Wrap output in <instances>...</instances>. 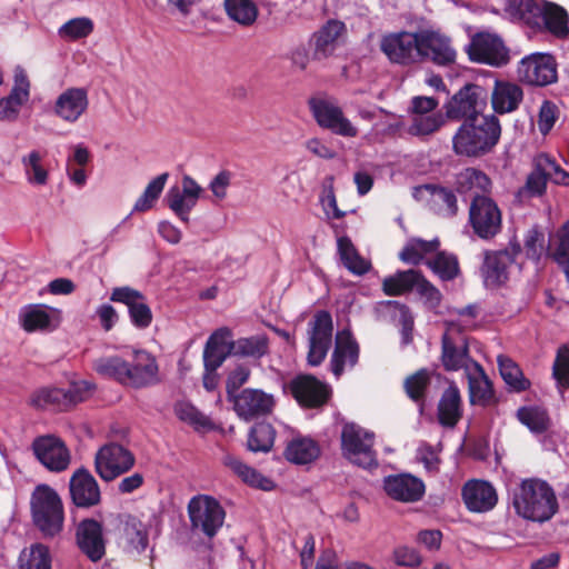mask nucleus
I'll list each match as a JSON object with an SVG mask.
<instances>
[{"mask_svg": "<svg viewBox=\"0 0 569 569\" xmlns=\"http://www.w3.org/2000/svg\"><path fill=\"white\" fill-rule=\"evenodd\" d=\"M274 435V429L270 423H257L252 427L249 435V450L253 452H268L273 446Z\"/></svg>", "mask_w": 569, "mask_h": 569, "instance_id": "obj_60", "label": "nucleus"}, {"mask_svg": "<svg viewBox=\"0 0 569 569\" xmlns=\"http://www.w3.org/2000/svg\"><path fill=\"white\" fill-rule=\"evenodd\" d=\"M517 417L522 425L535 433L545 432L550 425L547 411L536 406L520 408Z\"/></svg>", "mask_w": 569, "mask_h": 569, "instance_id": "obj_56", "label": "nucleus"}, {"mask_svg": "<svg viewBox=\"0 0 569 569\" xmlns=\"http://www.w3.org/2000/svg\"><path fill=\"white\" fill-rule=\"evenodd\" d=\"M406 263L418 264L426 261L428 267L442 280H451L458 276L459 264L453 254L439 251V241H426L419 238L410 239L399 253Z\"/></svg>", "mask_w": 569, "mask_h": 569, "instance_id": "obj_4", "label": "nucleus"}, {"mask_svg": "<svg viewBox=\"0 0 569 569\" xmlns=\"http://www.w3.org/2000/svg\"><path fill=\"white\" fill-rule=\"evenodd\" d=\"M420 273L416 270L398 271L382 281V289L387 296H401L413 289L419 281Z\"/></svg>", "mask_w": 569, "mask_h": 569, "instance_id": "obj_45", "label": "nucleus"}, {"mask_svg": "<svg viewBox=\"0 0 569 569\" xmlns=\"http://www.w3.org/2000/svg\"><path fill=\"white\" fill-rule=\"evenodd\" d=\"M383 488L390 498L402 502H416L425 493V483L409 473L388 476Z\"/></svg>", "mask_w": 569, "mask_h": 569, "instance_id": "obj_31", "label": "nucleus"}, {"mask_svg": "<svg viewBox=\"0 0 569 569\" xmlns=\"http://www.w3.org/2000/svg\"><path fill=\"white\" fill-rule=\"evenodd\" d=\"M69 491L73 503L78 507H93L101 500L96 478L84 468H79L73 472L69 481Z\"/></svg>", "mask_w": 569, "mask_h": 569, "instance_id": "obj_29", "label": "nucleus"}, {"mask_svg": "<svg viewBox=\"0 0 569 569\" xmlns=\"http://www.w3.org/2000/svg\"><path fill=\"white\" fill-rule=\"evenodd\" d=\"M286 388L297 402L306 408L322 406L330 395L329 387L310 375L297 376Z\"/></svg>", "mask_w": 569, "mask_h": 569, "instance_id": "obj_20", "label": "nucleus"}, {"mask_svg": "<svg viewBox=\"0 0 569 569\" xmlns=\"http://www.w3.org/2000/svg\"><path fill=\"white\" fill-rule=\"evenodd\" d=\"M553 377L561 386L569 387V347L559 349L553 365Z\"/></svg>", "mask_w": 569, "mask_h": 569, "instance_id": "obj_64", "label": "nucleus"}, {"mask_svg": "<svg viewBox=\"0 0 569 569\" xmlns=\"http://www.w3.org/2000/svg\"><path fill=\"white\" fill-rule=\"evenodd\" d=\"M268 339L264 335L239 338L232 341L233 356L259 359L268 352Z\"/></svg>", "mask_w": 569, "mask_h": 569, "instance_id": "obj_47", "label": "nucleus"}, {"mask_svg": "<svg viewBox=\"0 0 569 569\" xmlns=\"http://www.w3.org/2000/svg\"><path fill=\"white\" fill-rule=\"evenodd\" d=\"M346 32V26L338 20H329L319 31L313 34V58L326 59L333 54L341 37Z\"/></svg>", "mask_w": 569, "mask_h": 569, "instance_id": "obj_36", "label": "nucleus"}, {"mask_svg": "<svg viewBox=\"0 0 569 569\" xmlns=\"http://www.w3.org/2000/svg\"><path fill=\"white\" fill-rule=\"evenodd\" d=\"M547 181L569 187V172L550 156L540 153L533 159V169L527 178L523 192L529 197H539L545 193Z\"/></svg>", "mask_w": 569, "mask_h": 569, "instance_id": "obj_9", "label": "nucleus"}, {"mask_svg": "<svg viewBox=\"0 0 569 569\" xmlns=\"http://www.w3.org/2000/svg\"><path fill=\"white\" fill-rule=\"evenodd\" d=\"M203 189L190 176H183L180 184L171 186L166 194V203L182 221H189L190 211L196 207Z\"/></svg>", "mask_w": 569, "mask_h": 569, "instance_id": "obj_17", "label": "nucleus"}, {"mask_svg": "<svg viewBox=\"0 0 569 569\" xmlns=\"http://www.w3.org/2000/svg\"><path fill=\"white\" fill-rule=\"evenodd\" d=\"M558 118V107L550 101H543L539 108L537 120L539 131L542 134H547L548 132H550Z\"/></svg>", "mask_w": 569, "mask_h": 569, "instance_id": "obj_63", "label": "nucleus"}, {"mask_svg": "<svg viewBox=\"0 0 569 569\" xmlns=\"http://www.w3.org/2000/svg\"><path fill=\"white\" fill-rule=\"evenodd\" d=\"M416 196L428 197L439 214L453 216L458 210L456 196L443 187L426 184L416 189Z\"/></svg>", "mask_w": 569, "mask_h": 569, "instance_id": "obj_40", "label": "nucleus"}, {"mask_svg": "<svg viewBox=\"0 0 569 569\" xmlns=\"http://www.w3.org/2000/svg\"><path fill=\"white\" fill-rule=\"evenodd\" d=\"M158 370L156 358L151 353L136 350L132 362H127L124 385L134 388L153 385L158 381Z\"/></svg>", "mask_w": 569, "mask_h": 569, "instance_id": "obj_27", "label": "nucleus"}, {"mask_svg": "<svg viewBox=\"0 0 569 569\" xmlns=\"http://www.w3.org/2000/svg\"><path fill=\"white\" fill-rule=\"evenodd\" d=\"M375 435L356 423H347L341 432L343 456L353 465L362 468L377 466L376 453L372 449Z\"/></svg>", "mask_w": 569, "mask_h": 569, "instance_id": "obj_7", "label": "nucleus"}, {"mask_svg": "<svg viewBox=\"0 0 569 569\" xmlns=\"http://www.w3.org/2000/svg\"><path fill=\"white\" fill-rule=\"evenodd\" d=\"M491 186L487 174L475 168H466L456 177V188L460 193H472L473 198L489 191Z\"/></svg>", "mask_w": 569, "mask_h": 569, "instance_id": "obj_42", "label": "nucleus"}, {"mask_svg": "<svg viewBox=\"0 0 569 569\" xmlns=\"http://www.w3.org/2000/svg\"><path fill=\"white\" fill-rule=\"evenodd\" d=\"M333 184V176H328L323 179L320 202L326 216L329 219H341L345 216V212L341 211L337 206Z\"/></svg>", "mask_w": 569, "mask_h": 569, "instance_id": "obj_62", "label": "nucleus"}, {"mask_svg": "<svg viewBox=\"0 0 569 569\" xmlns=\"http://www.w3.org/2000/svg\"><path fill=\"white\" fill-rule=\"evenodd\" d=\"M231 330L222 327L213 331L203 350L204 369L217 370L229 355H233Z\"/></svg>", "mask_w": 569, "mask_h": 569, "instance_id": "obj_34", "label": "nucleus"}, {"mask_svg": "<svg viewBox=\"0 0 569 569\" xmlns=\"http://www.w3.org/2000/svg\"><path fill=\"white\" fill-rule=\"evenodd\" d=\"M466 51L471 61L492 67H502L509 62V50L501 38L490 32L476 33Z\"/></svg>", "mask_w": 569, "mask_h": 569, "instance_id": "obj_11", "label": "nucleus"}, {"mask_svg": "<svg viewBox=\"0 0 569 569\" xmlns=\"http://www.w3.org/2000/svg\"><path fill=\"white\" fill-rule=\"evenodd\" d=\"M134 463V455L117 442L102 446L94 455V470L107 482L131 470Z\"/></svg>", "mask_w": 569, "mask_h": 569, "instance_id": "obj_8", "label": "nucleus"}, {"mask_svg": "<svg viewBox=\"0 0 569 569\" xmlns=\"http://www.w3.org/2000/svg\"><path fill=\"white\" fill-rule=\"evenodd\" d=\"M60 311L46 305H28L19 312V322L24 331H52L59 323Z\"/></svg>", "mask_w": 569, "mask_h": 569, "instance_id": "obj_30", "label": "nucleus"}, {"mask_svg": "<svg viewBox=\"0 0 569 569\" xmlns=\"http://www.w3.org/2000/svg\"><path fill=\"white\" fill-rule=\"evenodd\" d=\"M89 98L84 88H68L56 99L53 112L68 123H76L88 110Z\"/></svg>", "mask_w": 569, "mask_h": 569, "instance_id": "obj_28", "label": "nucleus"}, {"mask_svg": "<svg viewBox=\"0 0 569 569\" xmlns=\"http://www.w3.org/2000/svg\"><path fill=\"white\" fill-rule=\"evenodd\" d=\"M509 10L532 30L547 31L561 39L569 36V17L559 4L545 0H510Z\"/></svg>", "mask_w": 569, "mask_h": 569, "instance_id": "obj_1", "label": "nucleus"}, {"mask_svg": "<svg viewBox=\"0 0 569 569\" xmlns=\"http://www.w3.org/2000/svg\"><path fill=\"white\" fill-rule=\"evenodd\" d=\"M497 362L502 379L510 388L522 391L529 387V381L523 377L522 371L513 360L500 355Z\"/></svg>", "mask_w": 569, "mask_h": 569, "instance_id": "obj_55", "label": "nucleus"}, {"mask_svg": "<svg viewBox=\"0 0 569 569\" xmlns=\"http://www.w3.org/2000/svg\"><path fill=\"white\" fill-rule=\"evenodd\" d=\"M419 48L421 61L430 60L441 67H448L456 62L457 50L451 38L439 30H421Z\"/></svg>", "mask_w": 569, "mask_h": 569, "instance_id": "obj_16", "label": "nucleus"}, {"mask_svg": "<svg viewBox=\"0 0 569 569\" xmlns=\"http://www.w3.org/2000/svg\"><path fill=\"white\" fill-rule=\"evenodd\" d=\"M512 506L523 519L543 522L557 511L558 503L552 488L543 480H521L511 491Z\"/></svg>", "mask_w": 569, "mask_h": 569, "instance_id": "obj_2", "label": "nucleus"}, {"mask_svg": "<svg viewBox=\"0 0 569 569\" xmlns=\"http://www.w3.org/2000/svg\"><path fill=\"white\" fill-rule=\"evenodd\" d=\"M419 32H396L382 37L381 51L391 62L411 64L421 61Z\"/></svg>", "mask_w": 569, "mask_h": 569, "instance_id": "obj_13", "label": "nucleus"}, {"mask_svg": "<svg viewBox=\"0 0 569 569\" xmlns=\"http://www.w3.org/2000/svg\"><path fill=\"white\" fill-rule=\"evenodd\" d=\"M338 251L345 267L352 273L363 274L369 270V262L358 254L349 238L338 239Z\"/></svg>", "mask_w": 569, "mask_h": 569, "instance_id": "obj_53", "label": "nucleus"}, {"mask_svg": "<svg viewBox=\"0 0 569 569\" xmlns=\"http://www.w3.org/2000/svg\"><path fill=\"white\" fill-rule=\"evenodd\" d=\"M551 256L569 276V220L550 239Z\"/></svg>", "mask_w": 569, "mask_h": 569, "instance_id": "obj_58", "label": "nucleus"}, {"mask_svg": "<svg viewBox=\"0 0 569 569\" xmlns=\"http://www.w3.org/2000/svg\"><path fill=\"white\" fill-rule=\"evenodd\" d=\"M122 539L127 548L137 552L148 547L147 525L133 516H128L123 522Z\"/></svg>", "mask_w": 569, "mask_h": 569, "instance_id": "obj_44", "label": "nucleus"}, {"mask_svg": "<svg viewBox=\"0 0 569 569\" xmlns=\"http://www.w3.org/2000/svg\"><path fill=\"white\" fill-rule=\"evenodd\" d=\"M517 72L521 81L533 86H547L557 79L555 60L547 53L537 52L522 58Z\"/></svg>", "mask_w": 569, "mask_h": 569, "instance_id": "obj_19", "label": "nucleus"}, {"mask_svg": "<svg viewBox=\"0 0 569 569\" xmlns=\"http://www.w3.org/2000/svg\"><path fill=\"white\" fill-rule=\"evenodd\" d=\"M461 398L457 386L451 385L443 392L439 406L438 418L442 426L453 427L461 417Z\"/></svg>", "mask_w": 569, "mask_h": 569, "instance_id": "obj_41", "label": "nucleus"}, {"mask_svg": "<svg viewBox=\"0 0 569 569\" xmlns=\"http://www.w3.org/2000/svg\"><path fill=\"white\" fill-rule=\"evenodd\" d=\"M465 375L468 379L471 403L481 406L490 403L493 399V390L482 367L478 362L470 363Z\"/></svg>", "mask_w": 569, "mask_h": 569, "instance_id": "obj_38", "label": "nucleus"}, {"mask_svg": "<svg viewBox=\"0 0 569 569\" xmlns=\"http://www.w3.org/2000/svg\"><path fill=\"white\" fill-rule=\"evenodd\" d=\"M523 99V91L515 82L497 80L491 93V104L498 113H509L518 109Z\"/></svg>", "mask_w": 569, "mask_h": 569, "instance_id": "obj_37", "label": "nucleus"}, {"mask_svg": "<svg viewBox=\"0 0 569 569\" xmlns=\"http://www.w3.org/2000/svg\"><path fill=\"white\" fill-rule=\"evenodd\" d=\"M169 173L163 172L153 178L146 187L141 196L136 200L132 212H146L152 209L160 198L168 181Z\"/></svg>", "mask_w": 569, "mask_h": 569, "instance_id": "obj_50", "label": "nucleus"}, {"mask_svg": "<svg viewBox=\"0 0 569 569\" xmlns=\"http://www.w3.org/2000/svg\"><path fill=\"white\" fill-rule=\"evenodd\" d=\"M222 463L250 487L262 489L264 491H269L273 488V481L270 478L262 476L256 469L246 465L233 455H224Z\"/></svg>", "mask_w": 569, "mask_h": 569, "instance_id": "obj_39", "label": "nucleus"}, {"mask_svg": "<svg viewBox=\"0 0 569 569\" xmlns=\"http://www.w3.org/2000/svg\"><path fill=\"white\" fill-rule=\"evenodd\" d=\"M23 178L32 188H44L50 182L51 168L46 158V152L31 149L20 159Z\"/></svg>", "mask_w": 569, "mask_h": 569, "instance_id": "obj_33", "label": "nucleus"}, {"mask_svg": "<svg viewBox=\"0 0 569 569\" xmlns=\"http://www.w3.org/2000/svg\"><path fill=\"white\" fill-rule=\"evenodd\" d=\"M19 569H51L49 549L41 543H34L21 551Z\"/></svg>", "mask_w": 569, "mask_h": 569, "instance_id": "obj_52", "label": "nucleus"}, {"mask_svg": "<svg viewBox=\"0 0 569 569\" xmlns=\"http://www.w3.org/2000/svg\"><path fill=\"white\" fill-rule=\"evenodd\" d=\"M284 455L290 462L307 465L318 458L320 449L317 442L310 438H296L289 442Z\"/></svg>", "mask_w": 569, "mask_h": 569, "instance_id": "obj_43", "label": "nucleus"}, {"mask_svg": "<svg viewBox=\"0 0 569 569\" xmlns=\"http://www.w3.org/2000/svg\"><path fill=\"white\" fill-rule=\"evenodd\" d=\"M501 133L493 114L466 120L452 138L453 151L459 156L480 157L492 150Z\"/></svg>", "mask_w": 569, "mask_h": 569, "instance_id": "obj_3", "label": "nucleus"}, {"mask_svg": "<svg viewBox=\"0 0 569 569\" xmlns=\"http://www.w3.org/2000/svg\"><path fill=\"white\" fill-rule=\"evenodd\" d=\"M169 173L163 172L153 178L146 187L141 196L136 200L132 212H146L152 209L160 198L168 181Z\"/></svg>", "mask_w": 569, "mask_h": 569, "instance_id": "obj_49", "label": "nucleus"}, {"mask_svg": "<svg viewBox=\"0 0 569 569\" xmlns=\"http://www.w3.org/2000/svg\"><path fill=\"white\" fill-rule=\"evenodd\" d=\"M31 448L37 460L51 472H62L68 469L71 462L70 450L56 436L37 437Z\"/></svg>", "mask_w": 569, "mask_h": 569, "instance_id": "obj_15", "label": "nucleus"}, {"mask_svg": "<svg viewBox=\"0 0 569 569\" xmlns=\"http://www.w3.org/2000/svg\"><path fill=\"white\" fill-rule=\"evenodd\" d=\"M93 21L88 17L68 20L58 29V36L67 41H77L89 37L93 31Z\"/></svg>", "mask_w": 569, "mask_h": 569, "instance_id": "obj_57", "label": "nucleus"}, {"mask_svg": "<svg viewBox=\"0 0 569 569\" xmlns=\"http://www.w3.org/2000/svg\"><path fill=\"white\" fill-rule=\"evenodd\" d=\"M110 301L122 303L128 309L132 326L137 329H147L153 319L151 308L142 292L129 286L116 287L111 290Z\"/></svg>", "mask_w": 569, "mask_h": 569, "instance_id": "obj_18", "label": "nucleus"}, {"mask_svg": "<svg viewBox=\"0 0 569 569\" xmlns=\"http://www.w3.org/2000/svg\"><path fill=\"white\" fill-rule=\"evenodd\" d=\"M93 369L102 377L113 378L126 383L127 361L120 357H102L94 361Z\"/></svg>", "mask_w": 569, "mask_h": 569, "instance_id": "obj_61", "label": "nucleus"}, {"mask_svg": "<svg viewBox=\"0 0 569 569\" xmlns=\"http://www.w3.org/2000/svg\"><path fill=\"white\" fill-rule=\"evenodd\" d=\"M359 357V346L349 330L339 331L331 357V368L336 377H340L346 368H352Z\"/></svg>", "mask_w": 569, "mask_h": 569, "instance_id": "obj_35", "label": "nucleus"}, {"mask_svg": "<svg viewBox=\"0 0 569 569\" xmlns=\"http://www.w3.org/2000/svg\"><path fill=\"white\" fill-rule=\"evenodd\" d=\"M410 118L408 131L417 137L430 136L446 123V118L442 113L410 114Z\"/></svg>", "mask_w": 569, "mask_h": 569, "instance_id": "obj_54", "label": "nucleus"}, {"mask_svg": "<svg viewBox=\"0 0 569 569\" xmlns=\"http://www.w3.org/2000/svg\"><path fill=\"white\" fill-rule=\"evenodd\" d=\"M455 326L451 323L442 336L441 361L446 370L457 371L463 369L470 363H476L468 353L467 341L465 337H455Z\"/></svg>", "mask_w": 569, "mask_h": 569, "instance_id": "obj_26", "label": "nucleus"}, {"mask_svg": "<svg viewBox=\"0 0 569 569\" xmlns=\"http://www.w3.org/2000/svg\"><path fill=\"white\" fill-rule=\"evenodd\" d=\"M274 405V397L260 389L248 388L233 397L234 411L246 421L270 413Z\"/></svg>", "mask_w": 569, "mask_h": 569, "instance_id": "obj_23", "label": "nucleus"}, {"mask_svg": "<svg viewBox=\"0 0 569 569\" xmlns=\"http://www.w3.org/2000/svg\"><path fill=\"white\" fill-rule=\"evenodd\" d=\"M188 515L192 529L212 538L221 529L226 511L220 502L209 495H198L188 503Z\"/></svg>", "mask_w": 569, "mask_h": 569, "instance_id": "obj_6", "label": "nucleus"}, {"mask_svg": "<svg viewBox=\"0 0 569 569\" xmlns=\"http://www.w3.org/2000/svg\"><path fill=\"white\" fill-rule=\"evenodd\" d=\"M169 173L163 172L153 178L146 187L141 196L136 200L132 212H146L152 209L160 198L168 181Z\"/></svg>", "mask_w": 569, "mask_h": 569, "instance_id": "obj_48", "label": "nucleus"}, {"mask_svg": "<svg viewBox=\"0 0 569 569\" xmlns=\"http://www.w3.org/2000/svg\"><path fill=\"white\" fill-rule=\"evenodd\" d=\"M332 340V319L329 312L319 311L309 330L308 363L319 366L327 356Z\"/></svg>", "mask_w": 569, "mask_h": 569, "instance_id": "obj_21", "label": "nucleus"}, {"mask_svg": "<svg viewBox=\"0 0 569 569\" xmlns=\"http://www.w3.org/2000/svg\"><path fill=\"white\" fill-rule=\"evenodd\" d=\"M317 123L331 130L333 133L353 138L358 134L357 128L345 117L340 106L329 98H313L309 102Z\"/></svg>", "mask_w": 569, "mask_h": 569, "instance_id": "obj_12", "label": "nucleus"}, {"mask_svg": "<svg viewBox=\"0 0 569 569\" xmlns=\"http://www.w3.org/2000/svg\"><path fill=\"white\" fill-rule=\"evenodd\" d=\"M224 9L232 21L243 27L253 24L258 17V8L252 0H224Z\"/></svg>", "mask_w": 569, "mask_h": 569, "instance_id": "obj_46", "label": "nucleus"}, {"mask_svg": "<svg viewBox=\"0 0 569 569\" xmlns=\"http://www.w3.org/2000/svg\"><path fill=\"white\" fill-rule=\"evenodd\" d=\"M487 106L485 90L476 84H467L461 88L445 106L446 116L453 120H473L486 117L483 110Z\"/></svg>", "mask_w": 569, "mask_h": 569, "instance_id": "obj_10", "label": "nucleus"}, {"mask_svg": "<svg viewBox=\"0 0 569 569\" xmlns=\"http://www.w3.org/2000/svg\"><path fill=\"white\" fill-rule=\"evenodd\" d=\"M30 98V81L23 68L17 67L13 87L9 96L0 99V121L13 122L18 119L22 106Z\"/></svg>", "mask_w": 569, "mask_h": 569, "instance_id": "obj_24", "label": "nucleus"}, {"mask_svg": "<svg viewBox=\"0 0 569 569\" xmlns=\"http://www.w3.org/2000/svg\"><path fill=\"white\" fill-rule=\"evenodd\" d=\"M462 498L471 512H488L498 501L496 489L483 480L468 481L462 488Z\"/></svg>", "mask_w": 569, "mask_h": 569, "instance_id": "obj_32", "label": "nucleus"}, {"mask_svg": "<svg viewBox=\"0 0 569 569\" xmlns=\"http://www.w3.org/2000/svg\"><path fill=\"white\" fill-rule=\"evenodd\" d=\"M469 218L475 233L482 239L495 237L501 229V211L497 203L486 196L473 198Z\"/></svg>", "mask_w": 569, "mask_h": 569, "instance_id": "obj_14", "label": "nucleus"}, {"mask_svg": "<svg viewBox=\"0 0 569 569\" xmlns=\"http://www.w3.org/2000/svg\"><path fill=\"white\" fill-rule=\"evenodd\" d=\"M174 413L179 420L191 426L194 430H207L212 427L210 419L201 413L193 405L179 401L174 406Z\"/></svg>", "mask_w": 569, "mask_h": 569, "instance_id": "obj_59", "label": "nucleus"}, {"mask_svg": "<svg viewBox=\"0 0 569 569\" xmlns=\"http://www.w3.org/2000/svg\"><path fill=\"white\" fill-rule=\"evenodd\" d=\"M34 525L44 536L53 537L63 528V506L54 489L47 485L34 488L30 499Z\"/></svg>", "mask_w": 569, "mask_h": 569, "instance_id": "obj_5", "label": "nucleus"}, {"mask_svg": "<svg viewBox=\"0 0 569 569\" xmlns=\"http://www.w3.org/2000/svg\"><path fill=\"white\" fill-rule=\"evenodd\" d=\"M64 389L58 387H41L30 396V405L39 409H66Z\"/></svg>", "mask_w": 569, "mask_h": 569, "instance_id": "obj_51", "label": "nucleus"}, {"mask_svg": "<svg viewBox=\"0 0 569 569\" xmlns=\"http://www.w3.org/2000/svg\"><path fill=\"white\" fill-rule=\"evenodd\" d=\"M77 546L91 561L97 562L106 555V539L102 526L93 519L82 520L76 531Z\"/></svg>", "mask_w": 569, "mask_h": 569, "instance_id": "obj_25", "label": "nucleus"}, {"mask_svg": "<svg viewBox=\"0 0 569 569\" xmlns=\"http://www.w3.org/2000/svg\"><path fill=\"white\" fill-rule=\"evenodd\" d=\"M519 249L487 252L481 266V277L487 288L493 289L503 284L509 277V270L515 264Z\"/></svg>", "mask_w": 569, "mask_h": 569, "instance_id": "obj_22", "label": "nucleus"}]
</instances>
